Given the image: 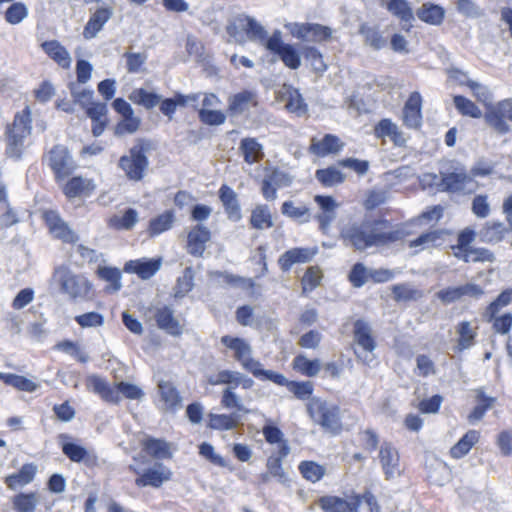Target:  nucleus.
Here are the masks:
<instances>
[{
  "mask_svg": "<svg viewBox=\"0 0 512 512\" xmlns=\"http://www.w3.org/2000/svg\"><path fill=\"white\" fill-rule=\"evenodd\" d=\"M378 457L386 479L400 475V455L391 442L381 444Z\"/></svg>",
  "mask_w": 512,
  "mask_h": 512,
  "instance_id": "nucleus-23",
  "label": "nucleus"
},
{
  "mask_svg": "<svg viewBox=\"0 0 512 512\" xmlns=\"http://www.w3.org/2000/svg\"><path fill=\"white\" fill-rule=\"evenodd\" d=\"M141 448L154 459H171L173 456L171 444L164 439L147 437L141 441Z\"/></svg>",
  "mask_w": 512,
  "mask_h": 512,
  "instance_id": "nucleus-37",
  "label": "nucleus"
},
{
  "mask_svg": "<svg viewBox=\"0 0 512 512\" xmlns=\"http://www.w3.org/2000/svg\"><path fill=\"white\" fill-rule=\"evenodd\" d=\"M353 337L355 343L365 352L372 353L377 346L372 327L362 319L353 323Z\"/></svg>",
  "mask_w": 512,
  "mask_h": 512,
  "instance_id": "nucleus-30",
  "label": "nucleus"
},
{
  "mask_svg": "<svg viewBox=\"0 0 512 512\" xmlns=\"http://www.w3.org/2000/svg\"><path fill=\"white\" fill-rule=\"evenodd\" d=\"M218 195L227 217L232 221H239L242 215L236 192L223 184L219 188Z\"/></svg>",
  "mask_w": 512,
  "mask_h": 512,
  "instance_id": "nucleus-35",
  "label": "nucleus"
},
{
  "mask_svg": "<svg viewBox=\"0 0 512 512\" xmlns=\"http://www.w3.org/2000/svg\"><path fill=\"white\" fill-rule=\"evenodd\" d=\"M349 499H352L353 512H380L376 497L370 490L362 494H352Z\"/></svg>",
  "mask_w": 512,
  "mask_h": 512,
  "instance_id": "nucleus-52",
  "label": "nucleus"
},
{
  "mask_svg": "<svg viewBox=\"0 0 512 512\" xmlns=\"http://www.w3.org/2000/svg\"><path fill=\"white\" fill-rule=\"evenodd\" d=\"M157 327L170 335L179 336L182 333V326L174 316V311L169 306L157 308L154 313Z\"/></svg>",
  "mask_w": 512,
  "mask_h": 512,
  "instance_id": "nucleus-34",
  "label": "nucleus"
},
{
  "mask_svg": "<svg viewBox=\"0 0 512 512\" xmlns=\"http://www.w3.org/2000/svg\"><path fill=\"white\" fill-rule=\"evenodd\" d=\"M292 37L304 43L324 44L333 38V29L313 22H294L286 25Z\"/></svg>",
  "mask_w": 512,
  "mask_h": 512,
  "instance_id": "nucleus-12",
  "label": "nucleus"
},
{
  "mask_svg": "<svg viewBox=\"0 0 512 512\" xmlns=\"http://www.w3.org/2000/svg\"><path fill=\"white\" fill-rule=\"evenodd\" d=\"M149 146L143 141L129 149L127 155H123L118 160V167L124 172L126 178L133 182H140L144 179L149 160L146 155Z\"/></svg>",
  "mask_w": 512,
  "mask_h": 512,
  "instance_id": "nucleus-10",
  "label": "nucleus"
},
{
  "mask_svg": "<svg viewBox=\"0 0 512 512\" xmlns=\"http://www.w3.org/2000/svg\"><path fill=\"white\" fill-rule=\"evenodd\" d=\"M345 146L339 136L331 133L325 134L321 139L312 137L308 146V152L318 158L329 155H337Z\"/></svg>",
  "mask_w": 512,
  "mask_h": 512,
  "instance_id": "nucleus-20",
  "label": "nucleus"
},
{
  "mask_svg": "<svg viewBox=\"0 0 512 512\" xmlns=\"http://www.w3.org/2000/svg\"><path fill=\"white\" fill-rule=\"evenodd\" d=\"M509 231V225L501 221H487L482 225L479 237L481 242L494 245L504 241Z\"/></svg>",
  "mask_w": 512,
  "mask_h": 512,
  "instance_id": "nucleus-33",
  "label": "nucleus"
},
{
  "mask_svg": "<svg viewBox=\"0 0 512 512\" xmlns=\"http://www.w3.org/2000/svg\"><path fill=\"white\" fill-rule=\"evenodd\" d=\"M310 418L325 431L339 434L343 430V424L338 405H330L320 398H312L306 404Z\"/></svg>",
  "mask_w": 512,
  "mask_h": 512,
  "instance_id": "nucleus-9",
  "label": "nucleus"
},
{
  "mask_svg": "<svg viewBox=\"0 0 512 512\" xmlns=\"http://www.w3.org/2000/svg\"><path fill=\"white\" fill-rule=\"evenodd\" d=\"M58 283L61 291L72 300H85L93 294L92 282L81 273H74L68 268L58 270Z\"/></svg>",
  "mask_w": 512,
  "mask_h": 512,
  "instance_id": "nucleus-11",
  "label": "nucleus"
},
{
  "mask_svg": "<svg viewBox=\"0 0 512 512\" xmlns=\"http://www.w3.org/2000/svg\"><path fill=\"white\" fill-rule=\"evenodd\" d=\"M449 234V231L444 229H436L422 233L416 239L410 240L408 243L409 248H416L421 246L422 248L437 247L440 246L444 240V236Z\"/></svg>",
  "mask_w": 512,
  "mask_h": 512,
  "instance_id": "nucleus-53",
  "label": "nucleus"
},
{
  "mask_svg": "<svg viewBox=\"0 0 512 512\" xmlns=\"http://www.w3.org/2000/svg\"><path fill=\"white\" fill-rule=\"evenodd\" d=\"M318 504L324 512H353L352 499L345 500L339 496H322Z\"/></svg>",
  "mask_w": 512,
  "mask_h": 512,
  "instance_id": "nucleus-56",
  "label": "nucleus"
},
{
  "mask_svg": "<svg viewBox=\"0 0 512 512\" xmlns=\"http://www.w3.org/2000/svg\"><path fill=\"white\" fill-rule=\"evenodd\" d=\"M410 232L394 227L385 218H365L361 222H352L340 231V238L355 251H366L372 247H386L403 241Z\"/></svg>",
  "mask_w": 512,
  "mask_h": 512,
  "instance_id": "nucleus-1",
  "label": "nucleus"
},
{
  "mask_svg": "<svg viewBox=\"0 0 512 512\" xmlns=\"http://www.w3.org/2000/svg\"><path fill=\"white\" fill-rule=\"evenodd\" d=\"M314 201L320 209L315 219L321 229H326L336 218V211L339 204L330 195H316Z\"/></svg>",
  "mask_w": 512,
  "mask_h": 512,
  "instance_id": "nucleus-29",
  "label": "nucleus"
},
{
  "mask_svg": "<svg viewBox=\"0 0 512 512\" xmlns=\"http://www.w3.org/2000/svg\"><path fill=\"white\" fill-rule=\"evenodd\" d=\"M281 213L293 221L308 223L311 220V210L307 205L296 206L293 201H285L281 205Z\"/></svg>",
  "mask_w": 512,
  "mask_h": 512,
  "instance_id": "nucleus-58",
  "label": "nucleus"
},
{
  "mask_svg": "<svg viewBox=\"0 0 512 512\" xmlns=\"http://www.w3.org/2000/svg\"><path fill=\"white\" fill-rule=\"evenodd\" d=\"M481 433L478 430H468L449 450L452 459H461L480 441Z\"/></svg>",
  "mask_w": 512,
  "mask_h": 512,
  "instance_id": "nucleus-41",
  "label": "nucleus"
},
{
  "mask_svg": "<svg viewBox=\"0 0 512 512\" xmlns=\"http://www.w3.org/2000/svg\"><path fill=\"white\" fill-rule=\"evenodd\" d=\"M512 303V288L504 289L492 302L484 309L483 318L491 324V328L496 335H509L512 330V313L500 311Z\"/></svg>",
  "mask_w": 512,
  "mask_h": 512,
  "instance_id": "nucleus-6",
  "label": "nucleus"
},
{
  "mask_svg": "<svg viewBox=\"0 0 512 512\" xmlns=\"http://www.w3.org/2000/svg\"><path fill=\"white\" fill-rule=\"evenodd\" d=\"M250 226L256 230L270 229L273 227V218L270 209L265 204L257 205L249 218Z\"/></svg>",
  "mask_w": 512,
  "mask_h": 512,
  "instance_id": "nucleus-54",
  "label": "nucleus"
},
{
  "mask_svg": "<svg viewBox=\"0 0 512 512\" xmlns=\"http://www.w3.org/2000/svg\"><path fill=\"white\" fill-rule=\"evenodd\" d=\"M85 113L92 121L93 136H100L109 123L107 104L103 102L90 103L86 107Z\"/></svg>",
  "mask_w": 512,
  "mask_h": 512,
  "instance_id": "nucleus-32",
  "label": "nucleus"
},
{
  "mask_svg": "<svg viewBox=\"0 0 512 512\" xmlns=\"http://www.w3.org/2000/svg\"><path fill=\"white\" fill-rule=\"evenodd\" d=\"M477 405L468 415L469 422L473 423L481 420L486 412L495 404L496 398L486 395L484 388L474 390Z\"/></svg>",
  "mask_w": 512,
  "mask_h": 512,
  "instance_id": "nucleus-47",
  "label": "nucleus"
},
{
  "mask_svg": "<svg viewBox=\"0 0 512 512\" xmlns=\"http://www.w3.org/2000/svg\"><path fill=\"white\" fill-rule=\"evenodd\" d=\"M391 292L393 295V299L395 302H411L418 301L423 296L424 293L422 290L411 287L407 283H399L395 284L391 287Z\"/></svg>",
  "mask_w": 512,
  "mask_h": 512,
  "instance_id": "nucleus-59",
  "label": "nucleus"
},
{
  "mask_svg": "<svg viewBox=\"0 0 512 512\" xmlns=\"http://www.w3.org/2000/svg\"><path fill=\"white\" fill-rule=\"evenodd\" d=\"M129 471L136 475L135 485L139 488L153 487L160 488L165 482L172 478V471L162 463H155L151 468L140 471L137 467L130 465Z\"/></svg>",
  "mask_w": 512,
  "mask_h": 512,
  "instance_id": "nucleus-13",
  "label": "nucleus"
},
{
  "mask_svg": "<svg viewBox=\"0 0 512 512\" xmlns=\"http://www.w3.org/2000/svg\"><path fill=\"white\" fill-rule=\"evenodd\" d=\"M53 349L65 354H69L81 364H85L89 360L88 354L81 347V345L78 342L72 340L65 339L59 341L53 346Z\"/></svg>",
  "mask_w": 512,
  "mask_h": 512,
  "instance_id": "nucleus-62",
  "label": "nucleus"
},
{
  "mask_svg": "<svg viewBox=\"0 0 512 512\" xmlns=\"http://www.w3.org/2000/svg\"><path fill=\"white\" fill-rule=\"evenodd\" d=\"M423 98L418 91L409 94L402 108L401 120L407 129L419 130L423 124Z\"/></svg>",
  "mask_w": 512,
  "mask_h": 512,
  "instance_id": "nucleus-17",
  "label": "nucleus"
},
{
  "mask_svg": "<svg viewBox=\"0 0 512 512\" xmlns=\"http://www.w3.org/2000/svg\"><path fill=\"white\" fill-rule=\"evenodd\" d=\"M160 266V259H137L127 262L124 271L135 273L139 278L146 280L151 278L160 269Z\"/></svg>",
  "mask_w": 512,
  "mask_h": 512,
  "instance_id": "nucleus-36",
  "label": "nucleus"
},
{
  "mask_svg": "<svg viewBox=\"0 0 512 512\" xmlns=\"http://www.w3.org/2000/svg\"><path fill=\"white\" fill-rule=\"evenodd\" d=\"M416 15L422 22L432 25L440 26L445 19V9L433 2H424L421 7L416 11Z\"/></svg>",
  "mask_w": 512,
  "mask_h": 512,
  "instance_id": "nucleus-42",
  "label": "nucleus"
},
{
  "mask_svg": "<svg viewBox=\"0 0 512 512\" xmlns=\"http://www.w3.org/2000/svg\"><path fill=\"white\" fill-rule=\"evenodd\" d=\"M316 251L307 247H295L285 251L278 259L283 272H288L295 264L307 263L313 259Z\"/></svg>",
  "mask_w": 512,
  "mask_h": 512,
  "instance_id": "nucleus-27",
  "label": "nucleus"
},
{
  "mask_svg": "<svg viewBox=\"0 0 512 512\" xmlns=\"http://www.w3.org/2000/svg\"><path fill=\"white\" fill-rule=\"evenodd\" d=\"M317 181L323 187H333L344 183L345 174L335 166H328L326 168L317 169L315 172Z\"/></svg>",
  "mask_w": 512,
  "mask_h": 512,
  "instance_id": "nucleus-57",
  "label": "nucleus"
},
{
  "mask_svg": "<svg viewBox=\"0 0 512 512\" xmlns=\"http://www.w3.org/2000/svg\"><path fill=\"white\" fill-rule=\"evenodd\" d=\"M258 105L257 96L250 90H243L229 98L227 113L230 116L241 115L251 107Z\"/></svg>",
  "mask_w": 512,
  "mask_h": 512,
  "instance_id": "nucleus-31",
  "label": "nucleus"
},
{
  "mask_svg": "<svg viewBox=\"0 0 512 512\" xmlns=\"http://www.w3.org/2000/svg\"><path fill=\"white\" fill-rule=\"evenodd\" d=\"M0 381H2L7 386L15 388L18 391L29 393L34 392L38 387L34 381L26 378L25 376L13 373L0 372Z\"/></svg>",
  "mask_w": 512,
  "mask_h": 512,
  "instance_id": "nucleus-61",
  "label": "nucleus"
},
{
  "mask_svg": "<svg viewBox=\"0 0 512 512\" xmlns=\"http://www.w3.org/2000/svg\"><path fill=\"white\" fill-rule=\"evenodd\" d=\"M285 95L287 96L286 109L291 113L303 115L307 112V105L297 88L291 85H284Z\"/></svg>",
  "mask_w": 512,
  "mask_h": 512,
  "instance_id": "nucleus-60",
  "label": "nucleus"
},
{
  "mask_svg": "<svg viewBox=\"0 0 512 512\" xmlns=\"http://www.w3.org/2000/svg\"><path fill=\"white\" fill-rule=\"evenodd\" d=\"M96 276L108 283L106 291L110 293L121 289V271L117 267L99 266L96 270Z\"/></svg>",
  "mask_w": 512,
  "mask_h": 512,
  "instance_id": "nucleus-55",
  "label": "nucleus"
},
{
  "mask_svg": "<svg viewBox=\"0 0 512 512\" xmlns=\"http://www.w3.org/2000/svg\"><path fill=\"white\" fill-rule=\"evenodd\" d=\"M298 51L300 56L303 55L315 74L323 75L327 71L328 65L324 60V56L315 45H304L301 50L298 49Z\"/></svg>",
  "mask_w": 512,
  "mask_h": 512,
  "instance_id": "nucleus-45",
  "label": "nucleus"
},
{
  "mask_svg": "<svg viewBox=\"0 0 512 512\" xmlns=\"http://www.w3.org/2000/svg\"><path fill=\"white\" fill-rule=\"evenodd\" d=\"M507 119L512 121V98L499 101L484 114L485 122L501 135L510 132V125Z\"/></svg>",
  "mask_w": 512,
  "mask_h": 512,
  "instance_id": "nucleus-14",
  "label": "nucleus"
},
{
  "mask_svg": "<svg viewBox=\"0 0 512 512\" xmlns=\"http://www.w3.org/2000/svg\"><path fill=\"white\" fill-rule=\"evenodd\" d=\"M157 387L165 411L174 413L182 407L181 394L171 381L161 380Z\"/></svg>",
  "mask_w": 512,
  "mask_h": 512,
  "instance_id": "nucleus-28",
  "label": "nucleus"
},
{
  "mask_svg": "<svg viewBox=\"0 0 512 512\" xmlns=\"http://www.w3.org/2000/svg\"><path fill=\"white\" fill-rule=\"evenodd\" d=\"M45 54L52 59L59 67L69 69L71 57L67 49L57 40L44 41L40 45Z\"/></svg>",
  "mask_w": 512,
  "mask_h": 512,
  "instance_id": "nucleus-39",
  "label": "nucleus"
},
{
  "mask_svg": "<svg viewBox=\"0 0 512 512\" xmlns=\"http://www.w3.org/2000/svg\"><path fill=\"white\" fill-rule=\"evenodd\" d=\"M385 8L403 24L406 31L410 30L414 14L408 0H388L385 3Z\"/></svg>",
  "mask_w": 512,
  "mask_h": 512,
  "instance_id": "nucleus-40",
  "label": "nucleus"
},
{
  "mask_svg": "<svg viewBox=\"0 0 512 512\" xmlns=\"http://www.w3.org/2000/svg\"><path fill=\"white\" fill-rule=\"evenodd\" d=\"M37 473V466L34 463H25L21 468L4 479V483L11 490L23 487L31 483Z\"/></svg>",
  "mask_w": 512,
  "mask_h": 512,
  "instance_id": "nucleus-38",
  "label": "nucleus"
},
{
  "mask_svg": "<svg viewBox=\"0 0 512 512\" xmlns=\"http://www.w3.org/2000/svg\"><path fill=\"white\" fill-rule=\"evenodd\" d=\"M222 345L233 352V358L244 370L251 373L255 378L264 380L269 370L262 368V364L253 358L250 344L243 338L224 335L220 339Z\"/></svg>",
  "mask_w": 512,
  "mask_h": 512,
  "instance_id": "nucleus-8",
  "label": "nucleus"
},
{
  "mask_svg": "<svg viewBox=\"0 0 512 512\" xmlns=\"http://www.w3.org/2000/svg\"><path fill=\"white\" fill-rule=\"evenodd\" d=\"M211 238L212 233L207 226L200 223L192 226L186 236L187 253L193 257H203Z\"/></svg>",
  "mask_w": 512,
  "mask_h": 512,
  "instance_id": "nucleus-19",
  "label": "nucleus"
},
{
  "mask_svg": "<svg viewBox=\"0 0 512 512\" xmlns=\"http://www.w3.org/2000/svg\"><path fill=\"white\" fill-rule=\"evenodd\" d=\"M264 380H269L278 386H285L295 398L299 400H311L314 392V385L310 381L288 380L283 374L269 370Z\"/></svg>",
  "mask_w": 512,
  "mask_h": 512,
  "instance_id": "nucleus-18",
  "label": "nucleus"
},
{
  "mask_svg": "<svg viewBox=\"0 0 512 512\" xmlns=\"http://www.w3.org/2000/svg\"><path fill=\"white\" fill-rule=\"evenodd\" d=\"M240 423V416L232 412L230 414H208V428L217 431L233 430L238 427Z\"/></svg>",
  "mask_w": 512,
  "mask_h": 512,
  "instance_id": "nucleus-48",
  "label": "nucleus"
},
{
  "mask_svg": "<svg viewBox=\"0 0 512 512\" xmlns=\"http://www.w3.org/2000/svg\"><path fill=\"white\" fill-rule=\"evenodd\" d=\"M239 151L243 156L244 162L249 165L259 163L264 158L262 145L253 137L241 139Z\"/></svg>",
  "mask_w": 512,
  "mask_h": 512,
  "instance_id": "nucleus-43",
  "label": "nucleus"
},
{
  "mask_svg": "<svg viewBox=\"0 0 512 512\" xmlns=\"http://www.w3.org/2000/svg\"><path fill=\"white\" fill-rule=\"evenodd\" d=\"M41 218L49 233L54 238L68 244H74L77 242L78 236L62 219L58 211L53 209H46L42 212Z\"/></svg>",
  "mask_w": 512,
  "mask_h": 512,
  "instance_id": "nucleus-15",
  "label": "nucleus"
},
{
  "mask_svg": "<svg viewBox=\"0 0 512 512\" xmlns=\"http://www.w3.org/2000/svg\"><path fill=\"white\" fill-rule=\"evenodd\" d=\"M32 133V112L29 106L15 113L13 120L5 126V154L20 160L26 149V141Z\"/></svg>",
  "mask_w": 512,
  "mask_h": 512,
  "instance_id": "nucleus-3",
  "label": "nucleus"
},
{
  "mask_svg": "<svg viewBox=\"0 0 512 512\" xmlns=\"http://www.w3.org/2000/svg\"><path fill=\"white\" fill-rule=\"evenodd\" d=\"M175 222L173 210H166L149 221L147 233L150 237H155L172 228Z\"/></svg>",
  "mask_w": 512,
  "mask_h": 512,
  "instance_id": "nucleus-50",
  "label": "nucleus"
},
{
  "mask_svg": "<svg viewBox=\"0 0 512 512\" xmlns=\"http://www.w3.org/2000/svg\"><path fill=\"white\" fill-rule=\"evenodd\" d=\"M478 327H473L469 321H461L456 326L457 350L463 351L471 348L476 343Z\"/></svg>",
  "mask_w": 512,
  "mask_h": 512,
  "instance_id": "nucleus-51",
  "label": "nucleus"
},
{
  "mask_svg": "<svg viewBox=\"0 0 512 512\" xmlns=\"http://www.w3.org/2000/svg\"><path fill=\"white\" fill-rule=\"evenodd\" d=\"M86 385L93 393L109 404L118 405L122 398L141 400L144 397L143 390L135 384L120 381L111 386L98 375L89 376Z\"/></svg>",
  "mask_w": 512,
  "mask_h": 512,
  "instance_id": "nucleus-4",
  "label": "nucleus"
},
{
  "mask_svg": "<svg viewBox=\"0 0 512 512\" xmlns=\"http://www.w3.org/2000/svg\"><path fill=\"white\" fill-rule=\"evenodd\" d=\"M321 368L319 359H309L303 354L296 355L292 361V369L295 372L310 378L317 376Z\"/></svg>",
  "mask_w": 512,
  "mask_h": 512,
  "instance_id": "nucleus-49",
  "label": "nucleus"
},
{
  "mask_svg": "<svg viewBox=\"0 0 512 512\" xmlns=\"http://www.w3.org/2000/svg\"><path fill=\"white\" fill-rule=\"evenodd\" d=\"M358 33L363 37L365 45L374 50H381L387 44L379 28L367 22H363L359 25Z\"/></svg>",
  "mask_w": 512,
  "mask_h": 512,
  "instance_id": "nucleus-46",
  "label": "nucleus"
},
{
  "mask_svg": "<svg viewBox=\"0 0 512 512\" xmlns=\"http://www.w3.org/2000/svg\"><path fill=\"white\" fill-rule=\"evenodd\" d=\"M240 24H242V30L250 40L259 41L267 51L277 56L286 68L290 70L300 68L301 59L297 47L291 43L284 42L279 30H275L268 37L265 28L254 18L247 15L241 17Z\"/></svg>",
  "mask_w": 512,
  "mask_h": 512,
  "instance_id": "nucleus-2",
  "label": "nucleus"
},
{
  "mask_svg": "<svg viewBox=\"0 0 512 512\" xmlns=\"http://www.w3.org/2000/svg\"><path fill=\"white\" fill-rule=\"evenodd\" d=\"M42 163L46 164L50 169L57 185H60L68 177L73 175L78 168L70 150L63 144L53 145L43 155Z\"/></svg>",
  "mask_w": 512,
  "mask_h": 512,
  "instance_id": "nucleus-7",
  "label": "nucleus"
},
{
  "mask_svg": "<svg viewBox=\"0 0 512 512\" xmlns=\"http://www.w3.org/2000/svg\"><path fill=\"white\" fill-rule=\"evenodd\" d=\"M58 186L67 200L86 199L96 191L95 181L82 175H71Z\"/></svg>",
  "mask_w": 512,
  "mask_h": 512,
  "instance_id": "nucleus-16",
  "label": "nucleus"
},
{
  "mask_svg": "<svg viewBox=\"0 0 512 512\" xmlns=\"http://www.w3.org/2000/svg\"><path fill=\"white\" fill-rule=\"evenodd\" d=\"M373 135L382 143L389 138L395 147H405L407 143L404 133L390 118L380 119L373 127Z\"/></svg>",
  "mask_w": 512,
  "mask_h": 512,
  "instance_id": "nucleus-21",
  "label": "nucleus"
},
{
  "mask_svg": "<svg viewBox=\"0 0 512 512\" xmlns=\"http://www.w3.org/2000/svg\"><path fill=\"white\" fill-rule=\"evenodd\" d=\"M113 15V8L110 6L98 7L89 17L83 28V37L92 39L103 29L104 25Z\"/></svg>",
  "mask_w": 512,
  "mask_h": 512,
  "instance_id": "nucleus-26",
  "label": "nucleus"
},
{
  "mask_svg": "<svg viewBox=\"0 0 512 512\" xmlns=\"http://www.w3.org/2000/svg\"><path fill=\"white\" fill-rule=\"evenodd\" d=\"M472 184H476L474 179L464 170L446 173L441 179L443 190L449 193L470 194L474 188L468 186Z\"/></svg>",
  "mask_w": 512,
  "mask_h": 512,
  "instance_id": "nucleus-22",
  "label": "nucleus"
},
{
  "mask_svg": "<svg viewBox=\"0 0 512 512\" xmlns=\"http://www.w3.org/2000/svg\"><path fill=\"white\" fill-rule=\"evenodd\" d=\"M298 470L301 476L311 483L319 482L326 473L323 465L312 460L301 461L298 465Z\"/></svg>",
  "mask_w": 512,
  "mask_h": 512,
  "instance_id": "nucleus-63",
  "label": "nucleus"
},
{
  "mask_svg": "<svg viewBox=\"0 0 512 512\" xmlns=\"http://www.w3.org/2000/svg\"><path fill=\"white\" fill-rule=\"evenodd\" d=\"M476 236L475 230L471 227H466L459 231L456 244L451 245L454 257L465 263L494 262L495 255L492 251L485 247L472 246Z\"/></svg>",
  "mask_w": 512,
  "mask_h": 512,
  "instance_id": "nucleus-5",
  "label": "nucleus"
},
{
  "mask_svg": "<svg viewBox=\"0 0 512 512\" xmlns=\"http://www.w3.org/2000/svg\"><path fill=\"white\" fill-rule=\"evenodd\" d=\"M61 449L71 462L84 463L88 468H94L99 464L98 456L79 444L64 442Z\"/></svg>",
  "mask_w": 512,
  "mask_h": 512,
  "instance_id": "nucleus-25",
  "label": "nucleus"
},
{
  "mask_svg": "<svg viewBox=\"0 0 512 512\" xmlns=\"http://www.w3.org/2000/svg\"><path fill=\"white\" fill-rule=\"evenodd\" d=\"M129 99L135 105L142 106L147 110L153 109L160 102V96L157 93L148 91L144 88L134 89L130 93Z\"/></svg>",
  "mask_w": 512,
  "mask_h": 512,
  "instance_id": "nucleus-64",
  "label": "nucleus"
},
{
  "mask_svg": "<svg viewBox=\"0 0 512 512\" xmlns=\"http://www.w3.org/2000/svg\"><path fill=\"white\" fill-rule=\"evenodd\" d=\"M290 447L288 444H283L278 448L276 453L271 454L266 461V473L262 474V480L266 482L269 477L277 479L279 482L284 483L287 481V474L283 469L282 461L289 454Z\"/></svg>",
  "mask_w": 512,
  "mask_h": 512,
  "instance_id": "nucleus-24",
  "label": "nucleus"
},
{
  "mask_svg": "<svg viewBox=\"0 0 512 512\" xmlns=\"http://www.w3.org/2000/svg\"><path fill=\"white\" fill-rule=\"evenodd\" d=\"M198 97V94L183 95L176 92L171 98H165L163 100L160 99L158 104L160 112L171 120L177 110V107H185L188 101H197Z\"/></svg>",
  "mask_w": 512,
  "mask_h": 512,
  "instance_id": "nucleus-44",
  "label": "nucleus"
}]
</instances>
